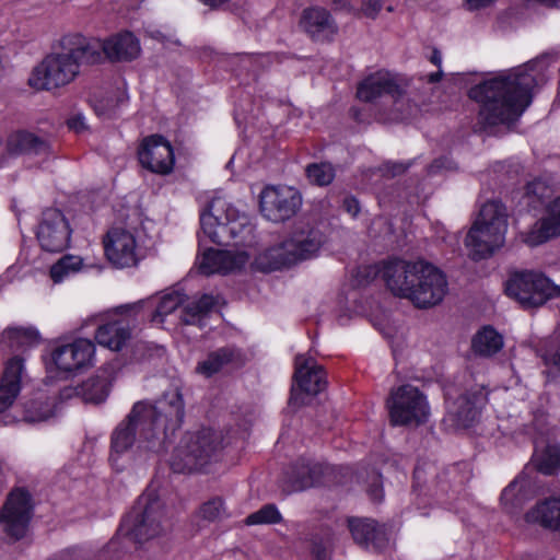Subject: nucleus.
I'll return each instance as SVG.
<instances>
[{"instance_id": "obj_1", "label": "nucleus", "mask_w": 560, "mask_h": 560, "mask_svg": "<svg viewBox=\"0 0 560 560\" xmlns=\"http://www.w3.org/2000/svg\"><path fill=\"white\" fill-rule=\"evenodd\" d=\"M184 417L185 401L178 387L165 392L154 402L137 401L112 433V466L121 470L124 465L119 460L135 444L151 452L163 450L166 442L180 429Z\"/></svg>"}, {"instance_id": "obj_19", "label": "nucleus", "mask_w": 560, "mask_h": 560, "mask_svg": "<svg viewBox=\"0 0 560 560\" xmlns=\"http://www.w3.org/2000/svg\"><path fill=\"white\" fill-rule=\"evenodd\" d=\"M294 380L299 390L292 388L290 404L301 406L304 404L302 394L317 395L326 386L325 372L311 357L299 354L295 357Z\"/></svg>"}, {"instance_id": "obj_57", "label": "nucleus", "mask_w": 560, "mask_h": 560, "mask_svg": "<svg viewBox=\"0 0 560 560\" xmlns=\"http://www.w3.org/2000/svg\"><path fill=\"white\" fill-rule=\"evenodd\" d=\"M442 75H443V72L441 70H439L436 72L428 74L425 78H427L428 82L435 83L442 79Z\"/></svg>"}, {"instance_id": "obj_51", "label": "nucleus", "mask_w": 560, "mask_h": 560, "mask_svg": "<svg viewBox=\"0 0 560 560\" xmlns=\"http://www.w3.org/2000/svg\"><path fill=\"white\" fill-rule=\"evenodd\" d=\"M342 207L352 217H357L360 212L359 201L352 196H348L343 199Z\"/></svg>"}, {"instance_id": "obj_5", "label": "nucleus", "mask_w": 560, "mask_h": 560, "mask_svg": "<svg viewBox=\"0 0 560 560\" xmlns=\"http://www.w3.org/2000/svg\"><path fill=\"white\" fill-rule=\"evenodd\" d=\"M324 242L325 236L317 226L301 220L294 223L284 241L264 253L262 259L266 260V268L269 270L290 267L313 258Z\"/></svg>"}, {"instance_id": "obj_38", "label": "nucleus", "mask_w": 560, "mask_h": 560, "mask_svg": "<svg viewBox=\"0 0 560 560\" xmlns=\"http://www.w3.org/2000/svg\"><path fill=\"white\" fill-rule=\"evenodd\" d=\"M83 259L75 255H65L50 268V277L55 283L62 282L67 277L82 269Z\"/></svg>"}, {"instance_id": "obj_27", "label": "nucleus", "mask_w": 560, "mask_h": 560, "mask_svg": "<svg viewBox=\"0 0 560 560\" xmlns=\"http://www.w3.org/2000/svg\"><path fill=\"white\" fill-rule=\"evenodd\" d=\"M322 466L310 459H299L284 475L287 492L303 491L313 487L322 476Z\"/></svg>"}, {"instance_id": "obj_12", "label": "nucleus", "mask_w": 560, "mask_h": 560, "mask_svg": "<svg viewBox=\"0 0 560 560\" xmlns=\"http://www.w3.org/2000/svg\"><path fill=\"white\" fill-rule=\"evenodd\" d=\"M447 290L445 275L435 266L423 261L410 301L419 308H429L440 304Z\"/></svg>"}, {"instance_id": "obj_26", "label": "nucleus", "mask_w": 560, "mask_h": 560, "mask_svg": "<svg viewBox=\"0 0 560 560\" xmlns=\"http://www.w3.org/2000/svg\"><path fill=\"white\" fill-rule=\"evenodd\" d=\"M560 235V196L549 206L548 215L536 222L522 240L529 246L540 245L548 240Z\"/></svg>"}, {"instance_id": "obj_15", "label": "nucleus", "mask_w": 560, "mask_h": 560, "mask_svg": "<svg viewBox=\"0 0 560 560\" xmlns=\"http://www.w3.org/2000/svg\"><path fill=\"white\" fill-rule=\"evenodd\" d=\"M485 404L486 394L481 389L464 393L454 399L447 397L443 421L454 429L469 428L478 420Z\"/></svg>"}, {"instance_id": "obj_32", "label": "nucleus", "mask_w": 560, "mask_h": 560, "mask_svg": "<svg viewBox=\"0 0 560 560\" xmlns=\"http://www.w3.org/2000/svg\"><path fill=\"white\" fill-rule=\"evenodd\" d=\"M238 357V351L232 347L217 349L197 364L196 372L206 377H210L223 370L226 365L236 361Z\"/></svg>"}, {"instance_id": "obj_43", "label": "nucleus", "mask_w": 560, "mask_h": 560, "mask_svg": "<svg viewBox=\"0 0 560 560\" xmlns=\"http://www.w3.org/2000/svg\"><path fill=\"white\" fill-rule=\"evenodd\" d=\"M128 96L126 92L121 89H117L107 96L95 100L93 103V108L97 116H109L116 107L120 104H124L127 101Z\"/></svg>"}, {"instance_id": "obj_3", "label": "nucleus", "mask_w": 560, "mask_h": 560, "mask_svg": "<svg viewBox=\"0 0 560 560\" xmlns=\"http://www.w3.org/2000/svg\"><path fill=\"white\" fill-rule=\"evenodd\" d=\"M102 58L100 46L82 36H63L58 48L48 54L32 71L28 85L37 91H51L70 84L83 65H94Z\"/></svg>"}, {"instance_id": "obj_56", "label": "nucleus", "mask_w": 560, "mask_h": 560, "mask_svg": "<svg viewBox=\"0 0 560 560\" xmlns=\"http://www.w3.org/2000/svg\"><path fill=\"white\" fill-rule=\"evenodd\" d=\"M430 61L440 67L441 66V62H442V56H441V52L438 50V49H433L432 51V55L430 57Z\"/></svg>"}, {"instance_id": "obj_11", "label": "nucleus", "mask_w": 560, "mask_h": 560, "mask_svg": "<svg viewBox=\"0 0 560 560\" xmlns=\"http://www.w3.org/2000/svg\"><path fill=\"white\" fill-rule=\"evenodd\" d=\"M31 517V494L21 488L12 490L0 513L2 532L11 538L20 539L25 535Z\"/></svg>"}, {"instance_id": "obj_7", "label": "nucleus", "mask_w": 560, "mask_h": 560, "mask_svg": "<svg viewBox=\"0 0 560 560\" xmlns=\"http://www.w3.org/2000/svg\"><path fill=\"white\" fill-rule=\"evenodd\" d=\"M222 434L212 429L188 433L175 450L171 466L176 472H190L214 458L223 447Z\"/></svg>"}, {"instance_id": "obj_44", "label": "nucleus", "mask_w": 560, "mask_h": 560, "mask_svg": "<svg viewBox=\"0 0 560 560\" xmlns=\"http://www.w3.org/2000/svg\"><path fill=\"white\" fill-rule=\"evenodd\" d=\"M282 521V516L275 504H266L258 511L249 514L245 518V524L252 525H269L278 524Z\"/></svg>"}, {"instance_id": "obj_21", "label": "nucleus", "mask_w": 560, "mask_h": 560, "mask_svg": "<svg viewBox=\"0 0 560 560\" xmlns=\"http://www.w3.org/2000/svg\"><path fill=\"white\" fill-rule=\"evenodd\" d=\"M141 165L152 173L168 174L174 166V152L171 143L159 135L145 138L138 151Z\"/></svg>"}, {"instance_id": "obj_49", "label": "nucleus", "mask_w": 560, "mask_h": 560, "mask_svg": "<svg viewBox=\"0 0 560 560\" xmlns=\"http://www.w3.org/2000/svg\"><path fill=\"white\" fill-rule=\"evenodd\" d=\"M550 189L545 184V182L540 179H535L527 184L526 186V195L534 196L538 198L539 200H542L547 197H549Z\"/></svg>"}, {"instance_id": "obj_34", "label": "nucleus", "mask_w": 560, "mask_h": 560, "mask_svg": "<svg viewBox=\"0 0 560 560\" xmlns=\"http://www.w3.org/2000/svg\"><path fill=\"white\" fill-rule=\"evenodd\" d=\"M472 350L481 357H492L503 348V337L492 327L479 330L471 342Z\"/></svg>"}, {"instance_id": "obj_35", "label": "nucleus", "mask_w": 560, "mask_h": 560, "mask_svg": "<svg viewBox=\"0 0 560 560\" xmlns=\"http://www.w3.org/2000/svg\"><path fill=\"white\" fill-rule=\"evenodd\" d=\"M476 222L493 230L498 228L500 231L506 232L508 213L505 206L498 200H490L486 202L481 207Z\"/></svg>"}, {"instance_id": "obj_54", "label": "nucleus", "mask_w": 560, "mask_h": 560, "mask_svg": "<svg viewBox=\"0 0 560 560\" xmlns=\"http://www.w3.org/2000/svg\"><path fill=\"white\" fill-rule=\"evenodd\" d=\"M199 1L202 2L205 5H208L212 9H218L221 5L228 3L230 0H199Z\"/></svg>"}, {"instance_id": "obj_60", "label": "nucleus", "mask_w": 560, "mask_h": 560, "mask_svg": "<svg viewBox=\"0 0 560 560\" xmlns=\"http://www.w3.org/2000/svg\"><path fill=\"white\" fill-rule=\"evenodd\" d=\"M335 5L337 10L345 9L347 7V2L343 0H330Z\"/></svg>"}, {"instance_id": "obj_8", "label": "nucleus", "mask_w": 560, "mask_h": 560, "mask_svg": "<svg viewBox=\"0 0 560 560\" xmlns=\"http://www.w3.org/2000/svg\"><path fill=\"white\" fill-rule=\"evenodd\" d=\"M386 407L393 425L419 427L430 416L427 396L411 384L393 388L386 399Z\"/></svg>"}, {"instance_id": "obj_28", "label": "nucleus", "mask_w": 560, "mask_h": 560, "mask_svg": "<svg viewBox=\"0 0 560 560\" xmlns=\"http://www.w3.org/2000/svg\"><path fill=\"white\" fill-rule=\"evenodd\" d=\"M100 51L103 50L112 61H131L140 55L141 47L139 39L130 32H122L98 44Z\"/></svg>"}, {"instance_id": "obj_17", "label": "nucleus", "mask_w": 560, "mask_h": 560, "mask_svg": "<svg viewBox=\"0 0 560 560\" xmlns=\"http://www.w3.org/2000/svg\"><path fill=\"white\" fill-rule=\"evenodd\" d=\"M407 84L397 75L387 71H377L359 83L357 97L366 103H374L383 96H389L396 104L406 93Z\"/></svg>"}, {"instance_id": "obj_45", "label": "nucleus", "mask_w": 560, "mask_h": 560, "mask_svg": "<svg viewBox=\"0 0 560 560\" xmlns=\"http://www.w3.org/2000/svg\"><path fill=\"white\" fill-rule=\"evenodd\" d=\"M5 336L12 347H27L38 342V334L31 328H8Z\"/></svg>"}, {"instance_id": "obj_18", "label": "nucleus", "mask_w": 560, "mask_h": 560, "mask_svg": "<svg viewBox=\"0 0 560 560\" xmlns=\"http://www.w3.org/2000/svg\"><path fill=\"white\" fill-rule=\"evenodd\" d=\"M107 259L117 268H130L141 259L135 235L122 228L110 229L104 240Z\"/></svg>"}, {"instance_id": "obj_48", "label": "nucleus", "mask_w": 560, "mask_h": 560, "mask_svg": "<svg viewBox=\"0 0 560 560\" xmlns=\"http://www.w3.org/2000/svg\"><path fill=\"white\" fill-rule=\"evenodd\" d=\"M384 7L383 0H362L360 12L365 18L375 20Z\"/></svg>"}, {"instance_id": "obj_10", "label": "nucleus", "mask_w": 560, "mask_h": 560, "mask_svg": "<svg viewBox=\"0 0 560 560\" xmlns=\"http://www.w3.org/2000/svg\"><path fill=\"white\" fill-rule=\"evenodd\" d=\"M260 211L271 222H284L294 217L302 206V195L291 186H267L260 192Z\"/></svg>"}, {"instance_id": "obj_31", "label": "nucleus", "mask_w": 560, "mask_h": 560, "mask_svg": "<svg viewBox=\"0 0 560 560\" xmlns=\"http://www.w3.org/2000/svg\"><path fill=\"white\" fill-rule=\"evenodd\" d=\"M7 150L10 154H46L49 151L48 142L25 130L12 132L7 139Z\"/></svg>"}, {"instance_id": "obj_30", "label": "nucleus", "mask_w": 560, "mask_h": 560, "mask_svg": "<svg viewBox=\"0 0 560 560\" xmlns=\"http://www.w3.org/2000/svg\"><path fill=\"white\" fill-rule=\"evenodd\" d=\"M525 520L560 534V498L538 502L525 514Z\"/></svg>"}, {"instance_id": "obj_53", "label": "nucleus", "mask_w": 560, "mask_h": 560, "mask_svg": "<svg viewBox=\"0 0 560 560\" xmlns=\"http://www.w3.org/2000/svg\"><path fill=\"white\" fill-rule=\"evenodd\" d=\"M406 170H407V166H405L401 163H387L386 164V171L389 172L392 176L402 174Z\"/></svg>"}, {"instance_id": "obj_4", "label": "nucleus", "mask_w": 560, "mask_h": 560, "mask_svg": "<svg viewBox=\"0 0 560 560\" xmlns=\"http://www.w3.org/2000/svg\"><path fill=\"white\" fill-rule=\"evenodd\" d=\"M171 527L165 504L154 489H147L124 518L118 533L143 544L167 535Z\"/></svg>"}, {"instance_id": "obj_42", "label": "nucleus", "mask_w": 560, "mask_h": 560, "mask_svg": "<svg viewBox=\"0 0 560 560\" xmlns=\"http://www.w3.org/2000/svg\"><path fill=\"white\" fill-rule=\"evenodd\" d=\"M541 359L547 366V376H556L560 373V339L551 340L540 350Z\"/></svg>"}, {"instance_id": "obj_33", "label": "nucleus", "mask_w": 560, "mask_h": 560, "mask_svg": "<svg viewBox=\"0 0 560 560\" xmlns=\"http://www.w3.org/2000/svg\"><path fill=\"white\" fill-rule=\"evenodd\" d=\"M220 298L203 294L198 300L188 303L182 311L179 320L185 325L202 326L203 318L219 304Z\"/></svg>"}, {"instance_id": "obj_22", "label": "nucleus", "mask_w": 560, "mask_h": 560, "mask_svg": "<svg viewBox=\"0 0 560 560\" xmlns=\"http://www.w3.org/2000/svg\"><path fill=\"white\" fill-rule=\"evenodd\" d=\"M299 25L316 43L332 42L339 31L338 24L330 12L322 7L304 9Z\"/></svg>"}, {"instance_id": "obj_47", "label": "nucleus", "mask_w": 560, "mask_h": 560, "mask_svg": "<svg viewBox=\"0 0 560 560\" xmlns=\"http://www.w3.org/2000/svg\"><path fill=\"white\" fill-rule=\"evenodd\" d=\"M521 487L518 485V481H512L501 494V501L504 505L510 506H516L520 504L521 500L517 498V492L520 491Z\"/></svg>"}, {"instance_id": "obj_2", "label": "nucleus", "mask_w": 560, "mask_h": 560, "mask_svg": "<svg viewBox=\"0 0 560 560\" xmlns=\"http://www.w3.org/2000/svg\"><path fill=\"white\" fill-rule=\"evenodd\" d=\"M540 65L530 61L471 88L469 97L480 104V122L497 126L517 121L532 104L533 90L541 77Z\"/></svg>"}, {"instance_id": "obj_61", "label": "nucleus", "mask_w": 560, "mask_h": 560, "mask_svg": "<svg viewBox=\"0 0 560 560\" xmlns=\"http://www.w3.org/2000/svg\"><path fill=\"white\" fill-rule=\"evenodd\" d=\"M316 558L317 560H327V553L325 550H316Z\"/></svg>"}, {"instance_id": "obj_6", "label": "nucleus", "mask_w": 560, "mask_h": 560, "mask_svg": "<svg viewBox=\"0 0 560 560\" xmlns=\"http://www.w3.org/2000/svg\"><path fill=\"white\" fill-rule=\"evenodd\" d=\"M203 236L218 245H228L243 230L250 226L248 218L224 198H213L200 213Z\"/></svg>"}, {"instance_id": "obj_20", "label": "nucleus", "mask_w": 560, "mask_h": 560, "mask_svg": "<svg viewBox=\"0 0 560 560\" xmlns=\"http://www.w3.org/2000/svg\"><path fill=\"white\" fill-rule=\"evenodd\" d=\"M140 310V303L121 305L116 308L120 316L136 313ZM130 320L127 317H120L101 325L95 332V339L100 346L108 348L112 351H120L130 339Z\"/></svg>"}, {"instance_id": "obj_23", "label": "nucleus", "mask_w": 560, "mask_h": 560, "mask_svg": "<svg viewBox=\"0 0 560 560\" xmlns=\"http://www.w3.org/2000/svg\"><path fill=\"white\" fill-rule=\"evenodd\" d=\"M505 233L498 228L493 230L475 221L466 235L465 245L475 260L485 259L504 245Z\"/></svg>"}, {"instance_id": "obj_41", "label": "nucleus", "mask_w": 560, "mask_h": 560, "mask_svg": "<svg viewBox=\"0 0 560 560\" xmlns=\"http://www.w3.org/2000/svg\"><path fill=\"white\" fill-rule=\"evenodd\" d=\"M305 172L310 183L317 186L329 185L336 175L334 166L326 162L310 164Z\"/></svg>"}, {"instance_id": "obj_25", "label": "nucleus", "mask_w": 560, "mask_h": 560, "mask_svg": "<svg viewBox=\"0 0 560 560\" xmlns=\"http://www.w3.org/2000/svg\"><path fill=\"white\" fill-rule=\"evenodd\" d=\"M25 375L24 360L15 355L9 359L0 377V412L7 410L16 399Z\"/></svg>"}, {"instance_id": "obj_52", "label": "nucleus", "mask_w": 560, "mask_h": 560, "mask_svg": "<svg viewBox=\"0 0 560 560\" xmlns=\"http://www.w3.org/2000/svg\"><path fill=\"white\" fill-rule=\"evenodd\" d=\"M495 0H466V7L469 11L479 10L491 5Z\"/></svg>"}, {"instance_id": "obj_62", "label": "nucleus", "mask_w": 560, "mask_h": 560, "mask_svg": "<svg viewBox=\"0 0 560 560\" xmlns=\"http://www.w3.org/2000/svg\"><path fill=\"white\" fill-rule=\"evenodd\" d=\"M387 11L392 12L393 11V7H388Z\"/></svg>"}, {"instance_id": "obj_14", "label": "nucleus", "mask_w": 560, "mask_h": 560, "mask_svg": "<svg viewBox=\"0 0 560 560\" xmlns=\"http://www.w3.org/2000/svg\"><path fill=\"white\" fill-rule=\"evenodd\" d=\"M95 353V346L89 339H77L72 343L55 347L50 352L48 369L62 374L73 373L91 364Z\"/></svg>"}, {"instance_id": "obj_37", "label": "nucleus", "mask_w": 560, "mask_h": 560, "mask_svg": "<svg viewBox=\"0 0 560 560\" xmlns=\"http://www.w3.org/2000/svg\"><path fill=\"white\" fill-rule=\"evenodd\" d=\"M228 515L224 500L221 497H214L199 506L196 518L201 523L210 524L221 522L226 518Z\"/></svg>"}, {"instance_id": "obj_13", "label": "nucleus", "mask_w": 560, "mask_h": 560, "mask_svg": "<svg viewBox=\"0 0 560 560\" xmlns=\"http://www.w3.org/2000/svg\"><path fill=\"white\" fill-rule=\"evenodd\" d=\"M423 260L407 261L389 259L384 261L378 272L387 289L396 296L411 300L413 287Z\"/></svg>"}, {"instance_id": "obj_50", "label": "nucleus", "mask_w": 560, "mask_h": 560, "mask_svg": "<svg viewBox=\"0 0 560 560\" xmlns=\"http://www.w3.org/2000/svg\"><path fill=\"white\" fill-rule=\"evenodd\" d=\"M68 126L71 130L78 133L86 130L88 128L85 117L81 114H75L71 118H69Z\"/></svg>"}, {"instance_id": "obj_55", "label": "nucleus", "mask_w": 560, "mask_h": 560, "mask_svg": "<svg viewBox=\"0 0 560 560\" xmlns=\"http://www.w3.org/2000/svg\"><path fill=\"white\" fill-rule=\"evenodd\" d=\"M369 493L374 501H380L382 499V489L377 485H373L370 488Z\"/></svg>"}, {"instance_id": "obj_29", "label": "nucleus", "mask_w": 560, "mask_h": 560, "mask_svg": "<svg viewBox=\"0 0 560 560\" xmlns=\"http://www.w3.org/2000/svg\"><path fill=\"white\" fill-rule=\"evenodd\" d=\"M348 526L355 542L374 550L383 549L388 538L383 526L368 518H350Z\"/></svg>"}, {"instance_id": "obj_59", "label": "nucleus", "mask_w": 560, "mask_h": 560, "mask_svg": "<svg viewBox=\"0 0 560 560\" xmlns=\"http://www.w3.org/2000/svg\"><path fill=\"white\" fill-rule=\"evenodd\" d=\"M443 163H444V161H440V160L434 161L431 164L429 172L432 174L436 173L442 167Z\"/></svg>"}, {"instance_id": "obj_16", "label": "nucleus", "mask_w": 560, "mask_h": 560, "mask_svg": "<svg viewBox=\"0 0 560 560\" xmlns=\"http://www.w3.org/2000/svg\"><path fill=\"white\" fill-rule=\"evenodd\" d=\"M36 236L44 250L59 253L68 247L71 229L60 210L49 208L42 214Z\"/></svg>"}, {"instance_id": "obj_36", "label": "nucleus", "mask_w": 560, "mask_h": 560, "mask_svg": "<svg viewBox=\"0 0 560 560\" xmlns=\"http://www.w3.org/2000/svg\"><path fill=\"white\" fill-rule=\"evenodd\" d=\"M110 389V383L105 376H93L84 381L77 387V394L86 402H103Z\"/></svg>"}, {"instance_id": "obj_40", "label": "nucleus", "mask_w": 560, "mask_h": 560, "mask_svg": "<svg viewBox=\"0 0 560 560\" xmlns=\"http://www.w3.org/2000/svg\"><path fill=\"white\" fill-rule=\"evenodd\" d=\"M184 295L178 291L164 294L161 298L155 313L152 316V322L163 324L165 322V317L176 311L177 307L184 303Z\"/></svg>"}, {"instance_id": "obj_39", "label": "nucleus", "mask_w": 560, "mask_h": 560, "mask_svg": "<svg viewBox=\"0 0 560 560\" xmlns=\"http://www.w3.org/2000/svg\"><path fill=\"white\" fill-rule=\"evenodd\" d=\"M537 469L545 475H552L560 468V446L547 445L540 453H536Z\"/></svg>"}, {"instance_id": "obj_24", "label": "nucleus", "mask_w": 560, "mask_h": 560, "mask_svg": "<svg viewBox=\"0 0 560 560\" xmlns=\"http://www.w3.org/2000/svg\"><path fill=\"white\" fill-rule=\"evenodd\" d=\"M248 261L245 252L208 249L202 254L199 269L205 275L228 273L244 267Z\"/></svg>"}, {"instance_id": "obj_9", "label": "nucleus", "mask_w": 560, "mask_h": 560, "mask_svg": "<svg viewBox=\"0 0 560 560\" xmlns=\"http://www.w3.org/2000/svg\"><path fill=\"white\" fill-rule=\"evenodd\" d=\"M506 294L524 308L538 307L549 299L560 295V288L541 273L533 271L516 272L508 280Z\"/></svg>"}, {"instance_id": "obj_58", "label": "nucleus", "mask_w": 560, "mask_h": 560, "mask_svg": "<svg viewBox=\"0 0 560 560\" xmlns=\"http://www.w3.org/2000/svg\"><path fill=\"white\" fill-rule=\"evenodd\" d=\"M533 3H539L546 7H558L560 0H529Z\"/></svg>"}, {"instance_id": "obj_46", "label": "nucleus", "mask_w": 560, "mask_h": 560, "mask_svg": "<svg viewBox=\"0 0 560 560\" xmlns=\"http://www.w3.org/2000/svg\"><path fill=\"white\" fill-rule=\"evenodd\" d=\"M52 405L49 401H32L26 408L25 420L40 422L52 417Z\"/></svg>"}]
</instances>
